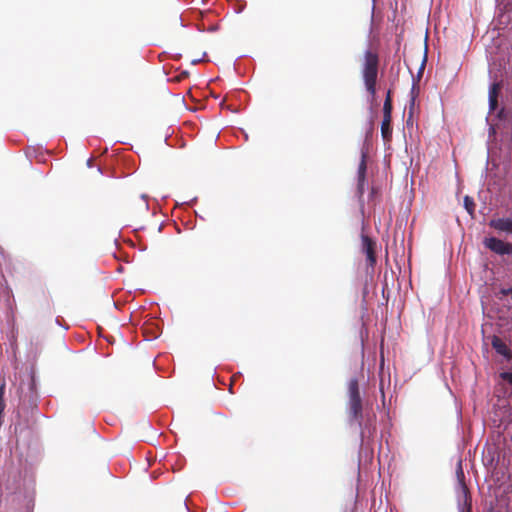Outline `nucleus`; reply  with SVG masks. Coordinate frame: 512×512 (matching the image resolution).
<instances>
[{
    "mask_svg": "<svg viewBox=\"0 0 512 512\" xmlns=\"http://www.w3.org/2000/svg\"><path fill=\"white\" fill-rule=\"evenodd\" d=\"M347 412L350 421H354L359 425L361 428V435L364 437V429L368 427V422L370 420L368 418L367 422L364 424L363 403L357 378H351L348 382Z\"/></svg>",
    "mask_w": 512,
    "mask_h": 512,
    "instance_id": "1",
    "label": "nucleus"
},
{
    "mask_svg": "<svg viewBox=\"0 0 512 512\" xmlns=\"http://www.w3.org/2000/svg\"><path fill=\"white\" fill-rule=\"evenodd\" d=\"M379 69V55L376 51L366 50L363 57L361 74L364 81L365 88L371 100L376 99V84Z\"/></svg>",
    "mask_w": 512,
    "mask_h": 512,
    "instance_id": "2",
    "label": "nucleus"
},
{
    "mask_svg": "<svg viewBox=\"0 0 512 512\" xmlns=\"http://www.w3.org/2000/svg\"><path fill=\"white\" fill-rule=\"evenodd\" d=\"M361 252L366 255L367 265L374 268L377 262L376 257V241L364 233H361Z\"/></svg>",
    "mask_w": 512,
    "mask_h": 512,
    "instance_id": "3",
    "label": "nucleus"
},
{
    "mask_svg": "<svg viewBox=\"0 0 512 512\" xmlns=\"http://www.w3.org/2000/svg\"><path fill=\"white\" fill-rule=\"evenodd\" d=\"M483 244L495 254L512 255V243L505 242L496 237H489L484 239Z\"/></svg>",
    "mask_w": 512,
    "mask_h": 512,
    "instance_id": "4",
    "label": "nucleus"
},
{
    "mask_svg": "<svg viewBox=\"0 0 512 512\" xmlns=\"http://www.w3.org/2000/svg\"><path fill=\"white\" fill-rule=\"evenodd\" d=\"M489 226L497 231L512 234V217L492 219Z\"/></svg>",
    "mask_w": 512,
    "mask_h": 512,
    "instance_id": "5",
    "label": "nucleus"
},
{
    "mask_svg": "<svg viewBox=\"0 0 512 512\" xmlns=\"http://www.w3.org/2000/svg\"><path fill=\"white\" fill-rule=\"evenodd\" d=\"M491 345L493 347V349L499 354V355H502L504 356L505 358L507 359H511L512 358V352L511 350L509 349V347L503 342V340L494 335L492 337V340H491Z\"/></svg>",
    "mask_w": 512,
    "mask_h": 512,
    "instance_id": "6",
    "label": "nucleus"
},
{
    "mask_svg": "<svg viewBox=\"0 0 512 512\" xmlns=\"http://www.w3.org/2000/svg\"><path fill=\"white\" fill-rule=\"evenodd\" d=\"M366 155L362 154V158L358 167V186L357 190L360 196L364 193V184H365V178H366Z\"/></svg>",
    "mask_w": 512,
    "mask_h": 512,
    "instance_id": "7",
    "label": "nucleus"
},
{
    "mask_svg": "<svg viewBox=\"0 0 512 512\" xmlns=\"http://www.w3.org/2000/svg\"><path fill=\"white\" fill-rule=\"evenodd\" d=\"M457 477L460 481V484H461L462 490H463V494H464V506L467 508V512H470L471 511V500L468 495V488L464 483V473H463L461 465H459V468L457 470Z\"/></svg>",
    "mask_w": 512,
    "mask_h": 512,
    "instance_id": "8",
    "label": "nucleus"
},
{
    "mask_svg": "<svg viewBox=\"0 0 512 512\" xmlns=\"http://www.w3.org/2000/svg\"><path fill=\"white\" fill-rule=\"evenodd\" d=\"M508 384L509 388L505 389L503 396H510L512 394V372H502L499 374L498 385L502 386Z\"/></svg>",
    "mask_w": 512,
    "mask_h": 512,
    "instance_id": "9",
    "label": "nucleus"
},
{
    "mask_svg": "<svg viewBox=\"0 0 512 512\" xmlns=\"http://www.w3.org/2000/svg\"><path fill=\"white\" fill-rule=\"evenodd\" d=\"M391 120V118H383L381 123V135L386 142H389L392 138Z\"/></svg>",
    "mask_w": 512,
    "mask_h": 512,
    "instance_id": "10",
    "label": "nucleus"
},
{
    "mask_svg": "<svg viewBox=\"0 0 512 512\" xmlns=\"http://www.w3.org/2000/svg\"><path fill=\"white\" fill-rule=\"evenodd\" d=\"M502 89V82H494L489 88V99L498 98Z\"/></svg>",
    "mask_w": 512,
    "mask_h": 512,
    "instance_id": "11",
    "label": "nucleus"
},
{
    "mask_svg": "<svg viewBox=\"0 0 512 512\" xmlns=\"http://www.w3.org/2000/svg\"><path fill=\"white\" fill-rule=\"evenodd\" d=\"M392 100L385 99L383 104V118H391L392 119Z\"/></svg>",
    "mask_w": 512,
    "mask_h": 512,
    "instance_id": "12",
    "label": "nucleus"
},
{
    "mask_svg": "<svg viewBox=\"0 0 512 512\" xmlns=\"http://www.w3.org/2000/svg\"><path fill=\"white\" fill-rule=\"evenodd\" d=\"M464 206L469 214H472L475 208V203L473 199L469 196H465L464 198Z\"/></svg>",
    "mask_w": 512,
    "mask_h": 512,
    "instance_id": "13",
    "label": "nucleus"
},
{
    "mask_svg": "<svg viewBox=\"0 0 512 512\" xmlns=\"http://www.w3.org/2000/svg\"><path fill=\"white\" fill-rule=\"evenodd\" d=\"M510 294H512V287L502 288L496 295L499 299H502L504 296H508Z\"/></svg>",
    "mask_w": 512,
    "mask_h": 512,
    "instance_id": "14",
    "label": "nucleus"
},
{
    "mask_svg": "<svg viewBox=\"0 0 512 512\" xmlns=\"http://www.w3.org/2000/svg\"><path fill=\"white\" fill-rule=\"evenodd\" d=\"M498 107V98L489 99L490 111H495Z\"/></svg>",
    "mask_w": 512,
    "mask_h": 512,
    "instance_id": "15",
    "label": "nucleus"
},
{
    "mask_svg": "<svg viewBox=\"0 0 512 512\" xmlns=\"http://www.w3.org/2000/svg\"><path fill=\"white\" fill-rule=\"evenodd\" d=\"M385 99L392 100L391 90H388V91H387V94H386V98H385Z\"/></svg>",
    "mask_w": 512,
    "mask_h": 512,
    "instance_id": "16",
    "label": "nucleus"
},
{
    "mask_svg": "<svg viewBox=\"0 0 512 512\" xmlns=\"http://www.w3.org/2000/svg\"><path fill=\"white\" fill-rule=\"evenodd\" d=\"M91 163H92V159H89V160L87 161L88 166H91Z\"/></svg>",
    "mask_w": 512,
    "mask_h": 512,
    "instance_id": "17",
    "label": "nucleus"
},
{
    "mask_svg": "<svg viewBox=\"0 0 512 512\" xmlns=\"http://www.w3.org/2000/svg\"><path fill=\"white\" fill-rule=\"evenodd\" d=\"M461 512H464V507L462 508V511Z\"/></svg>",
    "mask_w": 512,
    "mask_h": 512,
    "instance_id": "18",
    "label": "nucleus"
}]
</instances>
